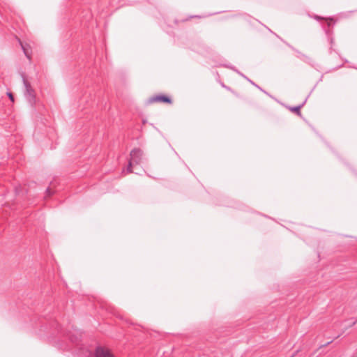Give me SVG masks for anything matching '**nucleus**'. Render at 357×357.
I'll return each mask as SVG.
<instances>
[{
	"label": "nucleus",
	"mask_w": 357,
	"mask_h": 357,
	"mask_svg": "<svg viewBox=\"0 0 357 357\" xmlns=\"http://www.w3.org/2000/svg\"><path fill=\"white\" fill-rule=\"evenodd\" d=\"M306 101H307V99H305V100H304V102H303L301 105H298V106H296V107H289V109H290L291 111H292V112H296L298 115H301L300 109H301V108L304 105V104L306 102Z\"/></svg>",
	"instance_id": "nucleus-5"
},
{
	"label": "nucleus",
	"mask_w": 357,
	"mask_h": 357,
	"mask_svg": "<svg viewBox=\"0 0 357 357\" xmlns=\"http://www.w3.org/2000/svg\"><path fill=\"white\" fill-rule=\"evenodd\" d=\"M21 46H22V50H23V51H24V54L26 55V56L29 59H30V55L29 54V53H28V52H27L26 49L25 48V47H24L22 43H21Z\"/></svg>",
	"instance_id": "nucleus-7"
},
{
	"label": "nucleus",
	"mask_w": 357,
	"mask_h": 357,
	"mask_svg": "<svg viewBox=\"0 0 357 357\" xmlns=\"http://www.w3.org/2000/svg\"><path fill=\"white\" fill-rule=\"evenodd\" d=\"M69 338L70 339L71 341H75V340H74V338L72 337V336H70Z\"/></svg>",
	"instance_id": "nucleus-11"
},
{
	"label": "nucleus",
	"mask_w": 357,
	"mask_h": 357,
	"mask_svg": "<svg viewBox=\"0 0 357 357\" xmlns=\"http://www.w3.org/2000/svg\"><path fill=\"white\" fill-rule=\"evenodd\" d=\"M164 102L170 103L171 99L167 96H162V95L155 96L151 97L149 99V103H153V102Z\"/></svg>",
	"instance_id": "nucleus-4"
},
{
	"label": "nucleus",
	"mask_w": 357,
	"mask_h": 357,
	"mask_svg": "<svg viewBox=\"0 0 357 357\" xmlns=\"http://www.w3.org/2000/svg\"><path fill=\"white\" fill-rule=\"evenodd\" d=\"M303 57H305V59H309V58H308V57H307V56H304V55H303Z\"/></svg>",
	"instance_id": "nucleus-12"
},
{
	"label": "nucleus",
	"mask_w": 357,
	"mask_h": 357,
	"mask_svg": "<svg viewBox=\"0 0 357 357\" xmlns=\"http://www.w3.org/2000/svg\"><path fill=\"white\" fill-rule=\"evenodd\" d=\"M238 73L239 75H241V76H243L244 78H245V79H246L249 82H250L252 84L255 85V86L256 87H257L259 89H260L261 91H264H264L261 88H260L259 86H257V84H255L252 80H250V79H248V77H245V75H243L242 73H239V72H238Z\"/></svg>",
	"instance_id": "nucleus-6"
},
{
	"label": "nucleus",
	"mask_w": 357,
	"mask_h": 357,
	"mask_svg": "<svg viewBox=\"0 0 357 357\" xmlns=\"http://www.w3.org/2000/svg\"><path fill=\"white\" fill-rule=\"evenodd\" d=\"M47 193L48 195H51V190L50 188H47V190H46Z\"/></svg>",
	"instance_id": "nucleus-10"
},
{
	"label": "nucleus",
	"mask_w": 357,
	"mask_h": 357,
	"mask_svg": "<svg viewBox=\"0 0 357 357\" xmlns=\"http://www.w3.org/2000/svg\"><path fill=\"white\" fill-rule=\"evenodd\" d=\"M96 357H114V356L108 349L99 347L96 349Z\"/></svg>",
	"instance_id": "nucleus-3"
},
{
	"label": "nucleus",
	"mask_w": 357,
	"mask_h": 357,
	"mask_svg": "<svg viewBox=\"0 0 357 357\" xmlns=\"http://www.w3.org/2000/svg\"><path fill=\"white\" fill-rule=\"evenodd\" d=\"M24 86L25 88L24 96L31 105H33L36 102V94L31 84L27 82L24 77H22Z\"/></svg>",
	"instance_id": "nucleus-2"
},
{
	"label": "nucleus",
	"mask_w": 357,
	"mask_h": 357,
	"mask_svg": "<svg viewBox=\"0 0 357 357\" xmlns=\"http://www.w3.org/2000/svg\"><path fill=\"white\" fill-rule=\"evenodd\" d=\"M130 159L128 162V167H126L127 173H131L132 167L133 165H139L142 162L143 159V152L139 149H134L130 152Z\"/></svg>",
	"instance_id": "nucleus-1"
},
{
	"label": "nucleus",
	"mask_w": 357,
	"mask_h": 357,
	"mask_svg": "<svg viewBox=\"0 0 357 357\" xmlns=\"http://www.w3.org/2000/svg\"><path fill=\"white\" fill-rule=\"evenodd\" d=\"M8 97L10 99L11 101L14 100L13 96V94L11 93H8Z\"/></svg>",
	"instance_id": "nucleus-8"
},
{
	"label": "nucleus",
	"mask_w": 357,
	"mask_h": 357,
	"mask_svg": "<svg viewBox=\"0 0 357 357\" xmlns=\"http://www.w3.org/2000/svg\"><path fill=\"white\" fill-rule=\"evenodd\" d=\"M357 324V320H356V321H351V322L349 323V326H354V325H355V324Z\"/></svg>",
	"instance_id": "nucleus-9"
}]
</instances>
